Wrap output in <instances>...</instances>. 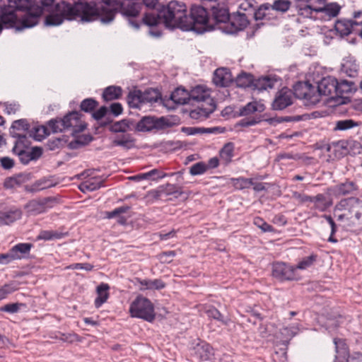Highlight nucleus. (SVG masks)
I'll return each mask as SVG.
<instances>
[{
	"label": "nucleus",
	"mask_w": 362,
	"mask_h": 362,
	"mask_svg": "<svg viewBox=\"0 0 362 362\" xmlns=\"http://www.w3.org/2000/svg\"><path fill=\"white\" fill-rule=\"evenodd\" d=\"M49 129L53 132L57 133L66 129L63 119H53L48 122Z\"/></svg>",
	"instance_id": "47"
},
{
	"label": "nucleus",
	"mask_w": 362,
	"mask_h": 362,
	"mask_svg": "<svg viewBox=\"0 0 362 362\" xmlns=\"http://www.w3.org/2000/svg\"><path fill=\"white\" fill-rule=\"evenodd\" d=\"M271 5L269 4H264L261 5L258 9L254 13V17L256 20H262L266 16V11L270 9Z\"/></svg>",
	"instance_id": "60"
},
{
	"label": "nucleus",
	"mask_w": 362,
	"mask_h": 362,
	"mask_svg": "<svg viewBox=\"0 0 362 362\" xmlns=\"http://www.w3.org/2000/svg\"><path fill=\"white\" fill-rule=\"evenodd\" d=\"M30 128V124L27 119H21L16 120L13 122L11 125V130L10 131L11 135L18 139V141H21L23 139L26 138L25 134H21L15 132V130H23L24 132L28 131Z\"/></svg>",
	"instance_id": "23"
},
{
	"label": "nucleus",
	"mask_w": 362,
	"mask_h": 362,
	"mask_svg": "<svg viewBox=\"0 0 362 362\" xmlns=\"http://www.w3.org/2000/svg\"><path fill=\"white\" fill-rule=\"evenodd\" d=\"M86 6L82 10V21L89 22L100 20L107 23L111 22L118 8V0H90L89 2L81 3Z\"/></svg>",
	"instance_id": "3"
},
{
	"label": "nucleus",
	"mask_w": 362,
	"mask_h": 362,
	"mask_svg": "<svg viewBox=\"0 0 362 362\" xmlns=\"http://www.w3.org/2000/svg\"><path fill=\"white\" fill-rule=\"evenodd\" d=\"M98 105V103L93 98L84 99L80 105L81 110L86 112H90L93 111Z\"/></svg>",
	"instance_id": "52"
},
{
	"label": "nucleus",
	"mask_w": 362,
	"mask_h": 362,
	"mask_svg": "<svg viewBox=\"0 0 362 362\" xmlns=\"http://www.w3.org/2000/svg\"><path fill=\"white\" fill-rule=\"evenodd\" d=\"M317 16L320 15L326 0H305Z\"/></svg>",
	"instance_id": "55"
},
{
	"label": "nucleus",
	"mask_w": 362,
	"mask_h": 362,
	"mask_svg": "<svg viewBox=\"0 0 362 362\" xmlns=\"http://www.w3.org/2000/svg\"><path fill=\"white\" fill-rule=\"evenodd\" d=\"M110 286L107 284L102 283L97 287L98 296L95 299V306L100 308L104 303H105L109 297L108 290Z\"/></svg>",
	"instance_id": "30"
},
{
	"label": "nucleus",
	"mask_w": 362,
	"mask_h": 362,
	"mask_svg": "<svg viewBox=\"0 0 362 362\" xmlns=\"http://www.w3.org/2000/svg\"><path fill=\"white\" fill-rule=\"evenodd\" d=\"M308 91H309V83L299 82L294 86V92L293 93V95H295L296 98L305 100V98H306Z\"/></svg>",
	"instance_id": "42"
},
{
	"label": "nucleus",
	"mask_w": 362,
	"mask_h": 362,
	"mask_svg": "<svg viewBox=\"0 0 362 362\" xmlns=\"http://www.w3.org/2000/svg\"><path fill=\"white\" fill-rule=\"evenodd\" d=\"M50 133L49 129L45 126H38L34 128L33 137L37 141H42Z\"/></svg>",
	"instance_id": "50"
},
{
	"label": "nucleus",
	"mask_w": 362,
	"mask_h": 362,
	"mask_svg": "<svg viewBox=\"0 0 362 362\" xmlns=\"http://www.w3.org/2000/svg\"><path fill=\"white\" fill-rule=\"evenodd\" d=\"M53 199L50 197L33 199L27 203L25 208L31 215H37L46 212L49 209L52 207V203Z\"/></svg>",
	"instance_id": "14"
},
{
	"label": "nucleus",
	"mask_w": 362,
	"mask_h": 362,
	"mask_svg": "<svg viewBox=\"0 0 362 362\" xmlns=\"http://www.w3.org/2000/svg\"><path fill=\"white\" fill-rule=\"evenodd\" d=\"M112 143L115 146H122L129 149L134 146V139L129 134H123L116 137Z\"/></svg>",
	"instance_id": "40"
},
{
	"label": "nucleus",
	"mask_w": 362,
	"mask_h": 362,
	"mask_svg": "<svg viewBox=\"0 0 362 362\" xmlns=\"http://www.w3.org/2000/svg\"><path fill=\"white\" fill-rule=\"evenodd\" d=\"M254 80L252 74L243 72L236 77L235 83L238 87L245 88L253 86Z\"/></svg>",
	"instance_id": "38"
},
{
	"label": "nucleus",
	"mask_w": 362,
	"mask_h": 362,
	"mask_svg": "<svg viewBox=\"0 0 362 362\" xmlns=\"http://www.w3.org/2000/svg\"><path fill=\"white\" fill-rule=\"evenodd\" d=\"M187 12L185 3L175 0L171 1L158 12L154 10L146 12L142 22L150 28L163 23L167 28H180L184 30V28H187L185 25Z\"/></svg>",
	"instance_id": "2"
},
{
	"label": "nucleus",
	"mask_w": 362,
	"mask_h": 362,
	"mask_svg": "<svg viewBox=\"0 0 362 362\" xmlns=\"http://www.w3.org/2000/svg\"><path fill=\"white\" fill-rule=\"evenodd\" d=\"M129 312L132 317L141 318L148 322L153 321L156 317L153 303L141 296L136 297L131 303Z\"/></svg>",
	"instance_id": "8"
},
{
	"label": "nucleus",
	"mask_w": 362,
	"mask_h": 362,
	"mask_svg": "<svg viewBox=\"0 0 362 362\" xmlns=\"http://www.w3.org/2000/svg\"><path fill=\"white\" fill-rule=\"evenodd\" d=\"M361 22L347 19L339 20L335 23V30L341 36H346L352 32H356V27H358Z\"/></svg>",
	"instance_id": "19"
},
{
	"label": "nucleus",
	"mask_w": 362,
	"mask_h": 362,
	"mask_svg": "<svg viewBox=\"0 0 362 362\" xmlns=\"http://www.w3.org/2000/svg\"><path fill=\"white\" fill-rule=\"evenodd\" d=\"M310 202H313L315 208L320 211H325L332 204L323 194H318L315 197H312Z\"/></svg>",
	"instance_id": "37"
},
{
	"label": "nucleus",
	"mask_w": 362,
	"mask_h": 362,
	"mask_svg": "<svg viewBox=\"0 0 362 362\" xmlns=\"http://www.w3.org/2000/svg\"><path fill=\"white\" fill-rule=\"evenodd\" d=\"M317 257V256L314 254H312L308 257H305L298 262L295 268H296V269H306L316 262Z\"/></svg>",
	"instance_id": "48"
},
{
	"label": "nucleus",
	"mask_w": 362,
	"mask_h": 362,
	"mask_svg": "<svg viewBox=\"0 0 362 362\" xmlns=\"http://www.w3.org/2000/svg\"><path fill=\"white\" fill-rule=\"evenodd\" d=\"M32 247L33 245L31 243H18L14 245L9 250L11 258L13 261L25 258L29 255Z\"/></svg>",
	"instance_id": "22"
},
{
	"label": "nucleus",
	"mask_w": 362,
	"mask_h": 362,
	"mask_svg": "<svg viewBox=\"0 0 362 362\" xmlns=\"http://www.w3.org/2000/svg\"><path fill=\"white\" fill-rule=\"evenodd\" d=\"M276 83V80L269 77L264 76L254 80V89L258 90H264L267 88H272Z\"/></svg>",
	"instance_id": "33"
},
{
	"label": "nucleus",
	"mask_w": 362,
	"mask_h": 362,
	"mask_svg": "<svg viewBox=\"0 0 362 362\" xmlns=\"http://www.w3.org/2000/svg\"><path fill=\"white\" fill-rule=\"evenodd\" d=\"M272 275L281 281H293L298 279L296 268L284 262H276L273 264Z\"/></svg>",
	"instance_id": "10"
},
{
	"label": "nucleus",
	"mask_w": 362,
	"mask_h": 362,
	"mask_svg": "<svg viewBox=\"0 0 362 362\" xmlns=\"http://www.w3.org/2000/svg\"><path fill=\"white\" fill-rule=\"evenodd\" d=\"M86 6L75 4L71 5L66 1H62L56 5L55 11L49 14L45 18L47 25L56 26L60 25L65 19L76 20L80 18L82 21V10Z\"/></svg>",
	"instance_id": "5"
},
{
	"label": "nucleus",
	"mask_w": 362,
	"mask_h": 362,
	"mask_svg": "<svg viewBox=\"0 0 362 362\" xmlns=\"http://www.w3.org/2000/svg\"><path fill=\"white\" fill-rule=\"evenodd\" d=\"M143 93V100L145 103H153L157 102L161 98L160 93L154 88H148Z\"/></svg>",
	"instance_id": "41"
},
{
	"label": "nucleus",
	"mask_w": 362,
	"mask_h": 362,
	"mask_svg": "<svg viewBox=\"0 0 362 362\" xmlns=\"http://www.w3.org/2000/svg\"><path fill=\"white\" fill-rule=\"evenodd\" d=\"M292 197L300 204H303L307 202H310V201L312 200L311 196H308L305 194H301L298 192H293L292 193Z\"/></svg>",
	"instance_id": "64"
},
{
	"label": "nucleus",
	"mask_w": 362,
	"mask_h": 362,
	"mask_svg": "<svg viewBox=\"0 0 362 362\" xmlns=\"http://www.w3.org/2000/svg\"><path fill=\"white\" fill-rule=\"evenodd\" d=\"M248 19L245 13H233L230 16L227 25L220 27L225 33L233 34L245 29L248 25Z\"/></svg>",
	"instance_id": "12"
},
{
	"label": "nucleus",
	"mask_w": 362,
	"mask_h": 362,
	"mask_svg": "<svg viewBox=\"0 0 362 362\" xmlns=\"http://www.w3.org/2000/svg\"><path fill=\"white\" fill-rule=\"evenodd\" d=\"M206 170V165L203 162H199L190 167L189 173L192 175H198L204 173Z\"/></svg>",
	"instance_id": "58"
},
{
	"label": "nucleus",
	"mask_w": 362,
	"mask_h": 362,
	"mask_svg": "<svg viewBox=\"0 0 362 362\" xmlns=\"http://www.w3.org/2000/svg\"><path fill=\"white\" fill-rule=\"evenodd\" d=\"M122 94V89L120 86H110L104 89L103 98L105 101H111L119 98Z\"/></svg>",
	"instance_id": "32"
},
{
	"label": "nucleus",
	"mask_w": 362,
	"mask_h": 362,
	"mask_svg": "<svg viewBox=\"0 0 362 362\" xmlns=\"http://www.w3.org/2000/svg\"><path fill=\"white\" fill-rule=\"evenodd\" d=\"M233 183L234 185L240 189L249 188L253 185V180L252 178L238 177L233 178Z\"/></svg>",
	"instance_id": "53"
},
{
	"label": "nucleus",
	"mask_w": 362,
	"mask_h": 362,
	"mask_svg": "<svg viewBox=\"0 0 362 362\" xmlns=\"http://www.w3.org/2000/svg\"><path fill=\"white\" fill-rule=\"evenodd\" d=\"M168 121L165 117H144L136 124L139 132H150L153 129H162L168 127Z\"/></svg>",
	"instance_id": "11"
},
{
	"label": "nucleus",
	"mask_w": 362,
	"mask_h": 362,
	"mask_svg": "<svg viewBox=\"0 0 362 362\" xmlns=\"http://www.w3.org/2000/svg\"><path fill=\"white\" fill-rule=\"evenodd\" d=\"M64 236L62 233L54 230H42L37 236L39 240H50L54 239H61Z\"/></svg>",
	"instance_id": "45"
},
{
	"label": "nucleus",
	"mask_w": 362,
	"mask_h": 362,
	"mask_svg": "<svg viewBox=\"0 0 362 362\" xmlns=\"http://www.w3.org/2000/svg\"><path fill=\"white\" fill-rule=\"evenodd\" d=\"M170 98L176 104L185 105L190 103L189 93L184 88H176L171 93Z\"/></svg>",
	"instance_id": "27"
},
{
	"label": "nucleus",
	"mask_w": 362,
	"mask_h": 362,
	"mask_svg": "<svg viewBox=\"0 0 362 362\" xmlns=\"http://www.w3.org/2000/svg\"><path fill=\"white\" fill-rule=\"evenodd\" d=\"M211 11L213 29L215 25H219L223 23V25H227L228 20L230 19L229 11L227 7L226 0H221V2L216 3V4H211L210 6Z\"/></svg>",
	"instance_id": "9"
},
{
	"label": "nucleus",
	"mask_w": 362,
	"mask_h": 362,
	"mask_svg": "<svg viewBox=\"0 0 362 362\" xmlns=\"http://www.w3.org/2000/svg\"><path fill=\"white\" fill-rule=\"evenodd\" d=\"M305 101L306 105H315L320 100V93L317 87L313 86L309 83V91L307 92Z\"/></svg>",
	"instance_id": "39"
},
{
	"label": "nucleus",
	"mask_w": 362,
	"mask_h": 362,
	"mask_svg": "<svg viewBox=\"0 0 362 362\" xmlns=\"http://www.w3.org/2000/svg\"><path fill=\"white\" fill-rule=\"evenodd\" d=\"M293 103V92L286 87L277 92L272 103L274 110H282Z\"/></svg>",
	"instance_id": "15"
},
{
	"label": "nucleus",
	"mask_w": 362,
	"mask_h": 362,
	"mask_svg": "<svg viewBox=\"0 0 362 362\" xmlns=\"http://www.w3.org/2000/svg\"><path fill=\"white\" fill-rule=\"evenodd\" d=\"M291 4L289 0H276L271 5L270 8L277 11L286 12L289 9Z\"/></svg>",
	"instance_id": "51"
},
{
	"label": "nucleus",
	"mask_w": 362,
	"mask_h": 362,
	"mask_svg": "<svg viewBox=\"0 0 362 362\" xmlns=\"http://www.w3.org/2000/svg\"><path fill=\"white\" fill-rule=\"evenodd\" d=\"M337 220L345 222L347 226H356L362 223V201L350 197L341 199L334 207Z\"/></svg>",
	"instance_id": "4"
},
{
	"label": "nucleus",
	"mask_w": 362,
	"mask_h": 362,
	"mask_svg": "<svg viewBox=\"0 0 362 362\" xmlns=\"http://www.w3.org/2000/svg\"><path fill=\"white\" fill-rule=\"evenodd\" d=\"M337 79L332 76L323 78L317 84V89L321 95H330L334 98L336 91Z\"/></svg>",
	"instance_id": "17"
},
{
	"label": "nucleus",
	"mask_w": 362,
	"mask_h": 362,
	"mask_svg": "<svg viewBox=\"0 0 362 362\" xmlns=\"http://www.w3.org/2000/svg\"><path fill=\"white\" fill-rule=\"evenodd\" d=\"M20 141H16L15 146L13 148V152L17 154L19 157L21 162L23 164H28L30 160H32L31 156H30L29 151H26L23 149L18 148V143Z\"/></svg>",
	"instance_id": "44"
},
{
	"label": "nucleus",
	"mask_w": 362,
	"mask_h": 362,
	"mask_svg": "<svg viewBox=\"0 0 362 362\" xmlns=\"http://www.w3.org/2000/svg\"><path fill=\"white\" fill-rule=\"evenodd\" d=\"M333 342L335 345V356L343 358V359L349 358V351L345 340L343 339L334 338L333 339Z\"/></svg>",
	"instance_id": "31"
},
{
	"label": "nucleus",
	"mask_w": 362,
	"mask_h": 362,
	"mask_svg": "<svg viewBox=\"0 0 362 362\" xmlns=\"http://www.w3.org/2000/svg\"><path fill=\"white\" fill-rule=\"evenodd\" d=\"M81 114L76 111L66 115L62 119L66 129H71L73 134H77L83 132L86 127V124L81 119Z\"/></svg>",
	"instance_id": "13"
},
{
	"label": "nucleus",
	"mask_w": 362,
	"mask_h": 362,
	"mask_svg": "<svg viewBox=\"0 0 362 362\" xmlns=\"http://www.w3.org/2000/svg\"><path fill=\"white\" fill-rule=\"evenodd\" d=\"M253 223L264 233L274 231V228L260 217H255Z\"/></svg>",
	"instance_id": "56"
},
{
	"label": "nucleus",
	"mask_w": 362,
	"mask_h": 362,
	"mask_svg": "<svg viewBox=\"0 0 362 362\" xmlns=\"http://www.w3.org/2000/svg\"><path fill=\"white\" fill-rule=\"evenodd\" d=\"M353 83L346 81L338 82L337 81L336 91L334 96L343 97L344 93H349L351 91Z\"/></svg>",
	"instance_id": "43"
},
{
	"label": "nucleus",
	"mask_w": 362,
	"mask_h": 362,
	"mask_svg": "<svg viewBox=\"0 0 362 362\" xmlns=\"http://www.w3.org/2000/svg\"><path fill=\"white\" fill-rule=\"evenodd\" d=\"M141 3L139 0H123L119 8L122 15L127 17H136L142 8Z\"/></svg>",
	"instance_id": "18"
},
{
	"label": "nucleus",
	"mask_w": 362,
	"mask_h": 362,
	"mask_svg": "<svg viewBox=\"0 0 362 362\" xmlns=\"http://www.w3.org/2000/svg\"><path fill=\"white\" fill-rule=\"evenodd\" d=\"M298 15L303 18L317 19L318 16L315 15V13L313 11L310 6L304 0L297 5Z\"/></svg>",
	"instance_id": "36"
},
{
	"label": "nucleus",
	"mask_w": 362,
	"mask_h": 362,
	"mask_svg": "<svg viewBox=\"0 0 362 362\" xmlns=\"http://www.w3.org/2000/svg\"><path fill=\"white\" fill-rule=\"evenodd\" d=\"M18 289V284L12 282L6 284L0 288V301Z\"/></svg>",
	"instance_id": "49"
},
{
	"label": "nucleus",
	"mask_w": 362,
	"mask_h": 362,
	"mask_svg": "<svg viewBox=\"0 0 362 362\" xmlns=\"http://www.w3.org/2000/svg\"><path fill=\"white\" fill-rule=\"evenodd\" d=\"M232 81V76L228 69L219 68L214 71L213 82L216 86L227 87Z\"/></svg>",
	"instance_id": "20"
},
{
	"label": "nucleus",
	"mask_w": 362,
	"mask_h": 362,
	"mask_svg": "<svg viewBox=\"0 0 362 362\" xmlns=\"http://www.w3.org/2000/svg\"><path fill=\"white\" fill-rule=\"evenodd\" d=\"M189 96L190 102H204L209 105V107H202L192 110L190 112L191 117L195 119L206 118L214 111V105L210 96L209 89L202 86H197L191 90Z\"/></svg>",
	"instance_id": "7"
},
{
	"label": "nucleus",
	"mask_w": 362,
	"mask_h": 362,
	"mask_svg": "<svg viewBox=\"0 0 362 362\" xmlns=\"http://www.w3.org/2000/svg\"><path fill=\"white\" fill-rule=\"evenodd\" d=\"M235 146L232 142L226 144L219 151V156L221 162L227 165L231 163L234 156Z\"/></svg>",
	"instance_id": "29"
},
{
	"label": "nucleus",
	"mask_w": 362,
	"mask_h": 362,
	"mask_svg": "<svg viewBox=\"0 0 362 362\" xmlns=\"http://www.w3.org/2000/svg\"><path fill=\"white\" fill-rule=\"evenodd\" d=\"M129 209H130V207L129 206H122L116 208L112 211L106 212V218H112L116 216L119 217L120 216V214L127 212Z\"/></svg>",
	"instance_id": "59"
},
{
	"label": "nucleus",
	"mask_w": 362,
	"mask_h": 362,
	"mask_svg": "<svg viewBox=\"0 0 362 362\" xmlns=\"http://www.w3.org/2000/svg\"><path fill=\"white\" fill-rule=\"evenodd\" d=\"M208 315L210 317H212L215 320L222 322L223 324L226 325L227 322L224 320L222 314L216 308L209 309L207 311Z\"/></svg>",
	"instance_id": "63"
},
{
	"label": "nucleus",
	"mask_w": 362,
	"mask_h": 362,
	"mask_svg": "<svg viewBox=\"0 0 362 362\" xmlns=\"http://www.w3.org/2000/svg\"><path fill=\"white\" fill-rule=\"evenodd\" d=\"M341 71L349 77H355L358 74V65L356 64V60L346 58L343 59Z\"/></svg>",
	"instance_id": "26"
},
{
	"label": "nucleus",
	"mask_w": 362,
	"mask_h": 362,
	"mask_svg": "<svg viewBox=\"0 0 362 362\" xmlns=\"http://www.w3.org/2000/svg\"><path fill=\"white\" fill-rule=\"evenodd\" d=\"M340 8L341 7L337 3H330L327 4L325 3L322 10L318 16V18L330 20L339 14Z\"/></svg>",
	"instance_id": "24"
},
{
	"label": "nucleus",
	"mask_w": 362,
	"mask_h": 362,
	"mask_svg": "<svg viewBox=\"0 0 362 362\" xmlns=\"http://www.w3.org/2000/svg\"><path fill=\"white\" fill-rule=\"evenodd\" d=\"M22 211L15 207L6 209L4 204H0V224L9 225L20 219Z\"/></svg>",
	"instance_id": "16"
},
{
	"label": "nucleus",
	"mask_w": 362,
	"mask_h": 362,
	"mask_svg": "<svg viewBox=\"0 0 362 362\" xmlns=\"http://www.w3.org/2000/svg\"><path fill=\"white\" fill-rule=\"evenodd\" d=\"M42 13V8L29 0H7L0 5V33L3 25L18 30L32 28L38 23Z\"/></svg>",
	"instance_id": "1"
},
{
	"label": "nucleus",
	"mask_w": 362,
	"mask_h": 362,
	"mask_svg": "<svg viewBox=\"0 0 362 362\" xmlns=\"http://www.w3.org/2000/svg\"><path fill=\"white\" fill-rule=\"evenodd\" d=\"M358 126V123L353 119L339 120L336 122L334 130L345 131Z\"/></svg>",
	"instance_id": "46"
},
{
	"label": "nucleus",
	"mask_w": 362,
	"mask_h": 362,
	"mask_svg": "<svg viewBox=\"0 0 362 362\" xmlns=\"http://www.w3.org/2000/svg\"><path fill=\"white\" fill-rule=\"evenodd\" d=\"M212 347L207 343H201L195 347V353L197 356L202 361L209 360L212 353Z\"/></svg>",
	"instance_id": "34"
},
{
	"label": "nucleus",
	"mask_w": 362,
	"mask_h": 362,
	"mask_svg": "<svg viewBox=\"0 0 362 362\" xmlns=\"http://www.w3.org/2000/svg\"><path fill=\"white\" fill-rule=\"evenodd\" d=\"M143 93L140 90L129 92L127 101L131 107L139 108L141 104H144Z\"/></svg>",
	"instance_id": "35"
},
{
	"label": "nucleus",
	"mask_w": 362,
	"mask_h": 362,
	"mask_svg": "<svg viewBox=\"0 0 362 362\" xmlns=\"http://www.w3.org/2000/svg\"><path fill=\"white\" fill-rule=\"evenodd\" d=\"M166 176L165 173H160L158 169H153L147 173H144V177H147L148 180H156L161 179Z\"/></svg>",
	"instance_id": "62"
},
{
	"label": "nucleus",
	"mask_w": 362,
	"mask_h": 362,
	"mask_svg": "<svg viewBox=\"0 0 362 362\" xmlns=\"http://www.w3.org/2000/svg\"><path fill=\"white\" fill-rule=\"evenodd\" d=\"M136 281L141 286V290H160L165 286V284L158 279H136Z\"/></svg>",
	"instance_id": "25"
},
{
	"label": "nucleus",
	"mask_w": 362,
	"mask_h": 362,
	"mask_svg": "<svg viewBox=\"0 0 362 362\" xmlns=\"http://www.w3.org/2000/svg\"><path fill=\"white\" fill-rule=\"evenodd\" d=\"M129 128V123L126 119H122L119 122H116L114 123L111 127L110 129L113 132H125L128 130Z\"/></svg>",
	"instance_id": "57"
},
{
	"label": "nucleus",
	"mask_w": 362,
	"mask_h": 362,
	"mask_svg": "<svg viewBox=\"0 0 362 362\" xmlns=\"http://www.w3.org/2000/svg\"><path fill=\"white\" fill-rule=\"evenodd\" d=\"M358 189V187L355 182L346 180L344 182L335 185L332 192L335 196H346L354 194Z\"/></svg>",
	"instance_id": "21"
},
{
	"label": "nucleus",
	"mask_w": 362,
	"mask_h": 362,
	"mask_svg": "<svg viewBox=\"0 0 362 362\" xmlns=\"http://www.w3.org/2000/svg\"><path fill=\"white\" fill-rule=\"evenodd\" d=\"M25 305L21 303H8L0 308V310L8 313H16L21 308H25Z\"/></svg>",
	"instance_id": "54"
},
{
	"label": "nucleus",
	"mask_w": 362,
	"mask_h": 362,
	"mask_svg": "<svg viewBox=\"0 0 362 362\" xmlns=\"http://www.w3.org/2000/svg\"><path fill=\"white\" fill-rule=\"evenodd\" d=\"M265 107L263 104L259 103L257 101L248 103L245 106L242 107L239 110L240 116H248L254 114L256 112H262Z\"/></svg>",
	"instance_id": "28"
},
{
	"label": "nucleus",
	"mask_w": 362,
	"mask_h": 362,
	"mask_svg": "<svg viewBox=\"0 0 362 362\" xmlns=\"http://www.w3.org/2000/svg\"><path fill=\"white\" fill-rule=\"evenodd\" d=\"M103 184L101 180H89L84 182V187H86L88 191H95L99 189Z\"/></svg>",
	"instance_id": "61"
},
{
	"label": "nucleus",
	"mask_w": 362,
	"mask_h": 362,
	"mask_svg": "<svg viewBox=\"0 0 362 362\" xmlns=\"http://www.w3.org/2000/svg\"><path fill=\"white\" fill-rule=\"evenodd\" d=\"M185 31L193 30L197 33H204L213 30L212 20L205 8L201 6H192L189 15L187 16Z\"/></svg>",
	"instance_id": "6"
}]
</instances>
